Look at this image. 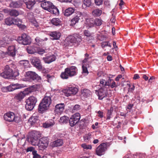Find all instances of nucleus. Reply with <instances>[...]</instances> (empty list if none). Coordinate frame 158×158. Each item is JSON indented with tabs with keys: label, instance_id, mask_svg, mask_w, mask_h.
I'll return each mask as SVG.
<instances>
[{
	"label": "nucleus",
	"instance_id": "obj_1",
	"mask_svg": "<svg viewBox=\"0 0 158 158\" xmlns=\"http://www.w3.org/2000/svg\"><path fill=\"white\" fill-rule=\"evenodd\" d=\"M41 7L53 14L58 15L59 11L57 8L50 1H45L41 4Z\"/></svg>",
	"mask_w": 158,
	"mask_h": 158
},
{
	"label": "nucleus",
	"instance_id": "obj_2",
	"mask_svg": "<svg viewBox=\"0 0 158 158\" xmlns=\"http://www.w3.org/2000/svg\"><path fill=\"white\" fill-rule=\"evenodd\" d=\"M51 102V97L50 96L48 95L47 94H46L44 97L39 105V110L40 112H42L46 110L49 107Z\"/></svg>",
	"mask_w": 158,
	"mask_h": 158
},
{
	"label": "nucleus",
	"instance_id": "obj_3",
	"mask_svg": "<svg viewBox=\"0 0 158 158\" xmlns=\"http://www.w3.org/2000/svg\"><path fill=\"white\" fill-rule=\"evenodd\" d=\"M4 119L9 122H15L19 123L21 120L19 116L15 115V114L12 112H9L5 114L3 116Z\"/></svg>",
	"mask_w": 158,
	"mask_h": 158
},
{
	"label": "nucleus",
	"instance_id": "obj_4",
	"mask_svg": "<svg viewBox=\"0 0 158 158\" xmlns=\"http://www.w3.org/2000/svg\"><path fill=\"white\" fill-rule=\"evenodd\" d=\"M0 76L5 78H10L16 75L14 74L12 69L8 65H6L5 66L4 71L0 72Z\"/></svg>",
	"mask_w": 158,
	"mask_h": 158
},
{
	"label": "nucleus",
	"instance_id": "obj_5",
	"mask_svg": "<svg viewBox=\"0 0 158 158\" xmlns=\"http://www.w3.org/2000/svg\"><path fill=\"white\" fill-rule=\"evenodd\" d=\"M25 76L28 81L31 82L35 81L40 82L41 78L37 73L34 72L29 71L26 73Z\"/></svg>",
	"mask_w": 158,
	"mask_h": 158
},
{
	"label": "nucleus",
	"instance_id": "obj_6",
	"mask_svg": "<svg viewBox=\"0 0 158 158\" xmlns=\"http://www.w3.org/2000/svg\"><path fill=\"white\" fill-rule=\"evenodd\" d=\"M37 100L36 98L33 96H31L27 99L26 102L25 108L28 110H31L34 108Z\"/></svg>",
	"mask_w": 158,
	"mask_h": 158
},
{
	"label": "nucleus",
	"instance_id": "obj_7",
	"mask_svg": "<svg viewBox=\"0 0 158 158\" xmlns=\"http://www.w3.org/2000/svg\"><path fill=\"white\" fill-rule=\"evenodd\" d=\"M69 44V43L79 44L81 41V37L78 34H76L73 35L68 36L65 40Z\"/></svg>",
	"mask_w": 158,
	"mask_h": 158
},
{
	"label": "nucleus",
	"instance_id": "obj_8",
	"mask_svg": "<svg viewBox=\"0 0 158 158\" xmlns=\"http://www.w3.org/2000/svg\"><path fill=\"white\" fill-rule=\"evenodd\" d=\"M17 41L19 44L23 45H28L31 43L30 38L25 33L23 34L21 36L19 37Z\"/></svg>",
	"mask_w": 158,
	"mask_h": 158
},
{
	"label": "nucleus",
	"instance_id": "obj_9",
	"mask_svg": "<svg viewBox=\"0 0 158 158\" xmlns=\"http://www.w3.org/2000/svg\"><path fill=\"white\" fill-rule=\"evenodd\" d=\"M30 60L32 64L37 69L40 70L43 69V67L39 57L32 56L30 58Z\"/></svg>",
	"mask_w": 158,
	"mask_h": 158
},
{
	"label": "nucleus",
	"instance_id": "obj_10",
	"mask_svg": "<svg viewBox=\"0 0 158 158\" xmlns=\"http://www.w3.org/2000/svg\"><path fill=\"white\" fill-rule=\"evenodd\" d=\"M49 139L47 137H43L39 140L38 147L40 150H42L46 148L48 146Z\"/></svg>",
	"mask_w": 158,
	"mask_h": 158
},
{
	"label": "nucleus",
	"instance_id": "obj_11",
	"mask_svg": "<svg viewBox=\"0 0 158 158\" xmlns=\"http://www.w3.org/2000/svg\"><path fill=\"white\" fill-rule=\"evenodd\" d=\"M80 118V114L79 113L72 115L69 120V125L72 127L74 126L78 122Z\"/></svg>",
	"mask_w": 158,
	"mask_h": 158
},
{
	"label": "nucleus",
	"instance_id": "obj_12",
	"mask_svg": "<svg viewBox=\"0 0 158 158\" xmlns=\"http://www.w3.org/2000/svg\"><path fill=\"white\" fill-rule=\"evenodd\" d=\"M107 145L103 143L99 145L96 149V154L99 156L103 155L107 149Z\"/></svg>",
	"mask_w": 158,
	"mask_h": 158
},
{
	"label": "nucleus",
	"instance_id": "obj_13",
	"mask_svg": "<svg viewBox=\"0 0 158 158\" xmlns=\"http://www.w3.org/2000/svg\"><path fill=\"white\" fill-rule=\"evenodd\" d=\"M78 91V89L75 87H70L64 90L65 95L67 97L76 94Z\"/></svg>",
	"mask_w": 158,
	"mask_h": 158
},
{
	"label": "nucleus",
	"instance_id": "obj_14",
	"mask_svg": "<svg viewBox=\"0 0 158 158\" xmlns=\"http://www.w3.org/2000/svg\"><path fill=\"white\" fill-rule=\"evenodd\" d=\"M107 91V88L106 87L103 86L100 88L98 92V99L102 100L108 94Z\"/></svg>",
	"mask_w": 158,
	"mask_h": 158
},
{
	"label": "nucleus",
	"instance_id": "obj_15",
	"mask_svg": "<svg viewBox=\"0 0 158 158\" xmlns=\"http://www.w3.org/2000/svg\"><path fill=\"white\" fill-rule=\"evenodd\" d=\"M1 54L3 55L8 54L10 56L12 57L14 56L16 54L15 47L14 46H9L7 52H4L2 51Z\"/></svg>",
	"mask_w": 158,
	"mask_h": 158
},
{
	"label": "nucleus",
	"instance_id": "obj_16",
	"mask_svg": "<svg viewBox=\"0 0 158 158\" xmlns=\"http://www.w3.org/2000/svg\"><path fill=\"white\" fill-rule=\"evenodd\" d=\"M65 105L64 103L57 104L55 108V114L57 115L61 114L64 110Z\"/></svg>",
	"mask_w": 158,
	"mask_h": 158
},
{
	"label": "nucleus",
	"instance_id": "obj_17",
	"mask_svg": "<svg viewBox=\"0 0 158 158\" xmlns=\"http://www.w3.org/2000/svg\"><path fill=\"white\" fill-rule=\"evenodd\" d=\"M82 13L81 12L79 11L77 12L76 13V15L71 20L70 26H73L77 23Z\"/></svg>",
	"mask_w": 158,
	"mask_h": 158
},
{
	"label": "nucleus",
	"instance_id": "obj_18",
	"mask_svg": "<svg viewBox=\"0 0 158 158\" xmlns=\"http://www.w3.org/2000/svg\"><path fill=\"white\" fill-rule=\"evenodd\" d=\"M24 3V1L23 0H20L16 2L10 1L9 6L10 7L14 8H19L22 6Z\"/></svg>",
	"mask_w": 158,
	"mask_h": 158
},
{
	"label": "nucleus",
	"instance_id": "obj_19",
	"mask_svg": "<svg viewBox=\"0 0 158 158\" xmlns=\"http://www.w3.org/2000/svg\"><path fill=\"white\" fill-rule=\"evenodd\" d=\"M56 57L54 55H47L45 57L43 58V60L46 63L49 64L55 61Z\"/></svg>",
	"mask_w": 158,
	"mask_h": 158
},
{
	"label": "nucleus",
	"instance_id": "obj_20",
	"mask_svg": "<svg viewBox=\"0 0 158 158\" xmlns=\"http://www.w3.org/2000/svg\"><path fill=\"white\" fill-rule=\"evenodd\" d=\"M66 69L68 73V74H69L70 77H72L76 75L77 69L76 67L72 66Z\"/></svg>",
	"mask_w": 158,
	"mask_h": 158
},
{
	"label": "nucleus",
	"instance_id": "obj_21",
	"mask_svg": "<svg viewBox=\"0 0 158 158\" xmlns=\"http://www.w3.org/2000/svg\"><path fill=\"white\" fill-rule=\"evenodd\" d=\"M18 19H13L11 17H9L5 19V24L8 26H10L12 24H16L17 21H18Z\"/></svg>",
	"mask_w": 158,
	"mask_h": 158
},
{
	"label": "nucleus",
	"instance_id": "obj_22",
	"mask_svg": "<svg viewBox=\"0 0 158 158\" xmlns=\"http://www.w3.org/2000/svg\"><path fill=\"white\" fill-rule=\"evenodd\" d=\"M49 35L51 37V39L52 40H58L60 37L61 33L57 31L51 32Z\"/></svg>",
	"mask_w": 158,
	"mask_h": 158
},
{
	"label": "nucleus",
	"instance_id": "obj_23",
	"mask_svg": "<svg viewBox=\"0 0 158 158\" xmlns=\"http://www.w3.org/2000/svg\"><path fill=\"white\" fill-rule=\"evenodd\" d=\"M37 113L34 114L33 115L29 118V121L31 123V124L33 125L35 123H39V116Z\"/></svg>",
	"mask_w": 158,
	"mask_h": 158
},
{
	"label": "nucleus",
	"instance_id": "obj_24",
	"mask_svg": "<svg viewBox=\"0 0 158 158\" xmlns=\"http://www.w3.org/2000/svg\"><path fill=\"white\" fill-rule=\"evenodd\" d=\"M10 42L9 39L7 37H6L0 40V46L2 47H5L7 46Z\"/></svg>",
	"mask_w": 158,
	"mask_h": 158
},
{
	"label": "nucleus",
	"instance_id": "obj_25",
	"mask_svg": "<svg viewBox=\"0 0 158 158\" xmlns=\"http://www.w3.org/2000/svg\"><path fill=\"white\" fill-rule=\"evenodd\" d=\"M91 94L90 91L88 89H84L81 91V97H83L84 98L89 97Z\"/></svg>",
	"mask_w": 158,
	"mask_h": 158
},
{
	"label": "nucleus",
	"instance_id": "obj_26",
	"mask_svg": "<svg viewBox=\"0 0 158 158\" xmlns=\"http://www.w3.org/2000/svg\"><path fill=\"white\" fill-rule=\"evenodd\" d=\"M41 85L39 84H36L32 85L27 88V90L29 92H33L37 90L41 87Z\"/></svg>",
	"mask_w": 158,
	"mask_h": 158
},
{
	"label": "nucleus",
	"instance_id": "obj_27",
	"mask_svg": "<svg viewBox=\"0 0 158 158\" xmlns=\"http://www.w3.org/2000/svg\"><path fill=\"white\" fill-rule=\"evenodd\" d=\"M63 144V140L61 139H59L52 142L51 145L52 147H54L61 146Z\"/></svg>",
	"mask_w": 158,
	"mask_h": 158
},
{
	"label": "nucleus",
	"instance_id": "obj_28",
	"mask_svg": "<svg viewBox=\"0 0 158 158\" xmlns=\"http://www.w3.org/2000/svg\"><path fill=\"white\" fill-rule=\"evenodd\" d=\"M25 94L23 92H20L16 94L14 98L18 101H21L24 97Z\"/></svg>",
	"mask_w": 158,
	"mask_h": 158
},
{
	"label": "nucleus",
	"instance_id": "obj_29",
	"mask_svg": "<svg viewBox=\"0 0 158 158\" xmlns=\"http://www.w3.org/2000/svg\"><path fill=\"white\" fill-rule=\"evenodd\" d=\"M75 9L73 8L69 7L65 10L64 15L65 16L68 17L72 15Z\"/></svg>",
	"mask_w": 158,
	"mask_h": 158
},
{
	"label": "nucleus",
	"instance_id": "obj_30",
	"mask_svg": "<svg viewBox=\"0 0 158 158\" xmlns=\"http://www.w3.org/2000/svg\"><path fill=\"white\" fill-rule=\"evenodd\" d=\"M54 124V122L52 120L48 121L43 124V127L45 128H48L53 126Z\"/></svg>",
	"mask_w": 158,
	"mask_h": 158
},
{
	"label": "nucleus",
	"instance_id": "obj_31",
	"mask_svg": "<svg viewBox=\"0 0 158 158\" xmlns=\"http://www.w3.org/2000/svg\"><path fill=\"white\" fill-rule=\"evenodd\" d=\"M28 141L32 145L38 146L39 141L38 139L30 137L28 139Z\"/></svg>",
	"mask_w": 158,
	"mask_h": 158
},
{
	"label": "nucleus",
	"instance_id": "obj_32",
	"mask_svg": "<svg viewBox=\"0 0 158 158\" xmlns=\"http://www.w3.org/2000/svg\"><path fill=\"white\" fill-rule=\"evenodd\" d=\"M24 2L26 4L27 8L31 9L35 4V0H28V2Z\"/></svg>",
	"mask_w": 158,
	"mask_h": 158
},
{
	"label": "nucleus",
	"instance_id": "obj_33",
	"mask_svg": "<svg viewBox=\"0 0 158 158\" xmlns=\"http://www.w3.org/2000/svg\"><path fill=\"white\" fill-rule=\"evenodd\" d=\"M51 23L53 25L58 26L61 24V21L59 18H54L51 21Z\"/></svg>",
	"mask_w": 158,
	"mask_h": 158
},
{
	"label": "nucleus",
	"instance_id": "obj_34",
	"mask_svg": "<svg viewBox=\"0 0 158 158\" xmlns=\"http://www.w3.org/2000/svg\"><path fill=\"white\" fill-rule=\"evenodd\" d=\"M86 23L89 27L94 26V20L93 18H88L86 20Z\"/></svg>",
	"mask_w": 158,
	"mask_h": 158
},
{
	"label": "nucleus",
	"instance_id": "obj_35",
	"mask_svg": "<svg viewBox=\"0 0 158 158\" xmlns=\"http://www.w3.org/2000/svg\"><path fill=\"white\" fill-rule=\"evenodd\" d=\"M27 52L29 54H34L36 53V47L33 46H29L27 48Z\"/></svg>",
	"mask_w": 158,
	"mask_h": 158
},
{
	"label": "nucleus",
	"instance_id": "obj_36",
	"mask_svg": "<svg viewBox=\"0 0 158 158\" xmlns=\"http://www.w3.org/2000/svg\"><path fill=\"white\" fill-rule=\"evenodd\" d=\"M67 71L66 69H65L64 72L61 73L60 76L62 79H66L70 77L69 74H68V72Z\"/></svg>",
	"mask_w": 158,
	"mask_h": 158
},
{
	"label": "nucleus",
	"instance_id": "obj_37",
	"mask_svg": "<svg viewBox=\"0 0 158 158\" xmlns=\"http://www.w3.org/2000/svg\"><path fill=\"white\" fill-rule=\"evenodd\" d=\"M90 67L89 64H84L82 63V69L83 73L88 74L89 72L87 69Z\"/></svg>",
	"mask_w": 158,
	"mask_h": 158
},
{
	"label": "nucleus",
	"instance_id": "obj_38",
	"mask_svg": "<svg viewBox=\"0 0 158 158\" xmlns=\"http://www.w3.org/2000/svg\"><path fill=\"white\" fill-rule=\"evenodd\" d=\"M102 12L101 10L97 9L94 10L92 12V14L94 16H98L101 15Z\"/></svg>",
	"mask_w": 158,
	"mask_h": 158
},
{
	"label": "nucleus",
	"instance_id": "obj_39",
	"mask_svg": "<svg viewBox=\"0 0 158 158\" xmlns=\"http://www.w3.org/2000/svg\"><path fill=\"white\" fill-rule=\"evenodd\" d=\"M40 135L39 131H34L32 133L31 137L38 139L40 137Z\"/></svg>",
	"mask_w": 158,
	"mask_h": 158
},
{
	"label": "nucleus",
	"instance_id": "obj_40",
	"mask_svg": "<svg viewBox=\"0 0 158 158\" xmlns=\"http://www.w3.org/2000/svg\"><path fill=\"white\" fill-rule=\"evenodd\" d=\"M69 120V117L64 116L60 118L59 122L61 123H66L68 122Z\"/></svg>",
	"mask_w": 158,
	"mask_h": 158
},
{
	"label": "nucleus",
	"instance_id": "obj_41",
	"mask_svg": "<svg viewBox=\"0 0 158 158\" xmlns=\"http://www.w3.org/2000/svg\"><path fill=\"white\" fill-rule=\"evenodd\" d=\"M19 15V12L16 10L13 9L10 11V16L16 17L18 16Z\"/></svg>",
	"mask_w": 158,
	"mask_h": 158
},
{
	"label": "nucleus",
	"instance_id": "obj_42",
	"mask_svg": "<svg viewBox=\"0 0 158 158\" xmlns=\"http://www.w3.org/2000/svg\"><path fill=\"white\" fill-rule=\"evenodd\" d=\"M18 19V21H17L15 25H17L20 28H21L23 29L26 28V26L25 25L22 24V20L19 19Z\"/></svg>",
	"mask_w": 158,
	"mask_h": 158
},
{
	"label": "nucleus",
	"instance_id": "obj_43",
	"mask_svg": "<svg viewBox=\"0 0 158 158\" xmlns=\"http://www.w3.org/2000/svg\"><path fill=\"white\" fill-rule=\"evenodd\" d=\"M113 108L111 107L109 110H108L107 113V119H110L111 118V116L112 114V113L113 111Z\"/></svg>",
	"mask_w": 158,
	"mask_h": 158
},
{
	"label": "nucleus",
	"instance_id": "obj_44",
	"mask_svg": "<svg viewBox=\"0 0 158 158\" xmlns=\"http://www.w3.org/2000/svg\"><path fill=\"white\" fill-rule=\"evenodd\" d=\"M12 86L15 88V90L19 89L25 87V85L23 84H19L18 83L13 84Z\"/></svg>",
	"mask_w": 158,
	"mask_h": 158
},
{
	"label": "nucleus",
	"instance_id": "obj_45",
	"mask_svg": "<svg viewBox=\"0 0 158 158\" xmlns=\"http://www.w3.org/2000/svg\"><path fill=\"white\" fill-rule=\"evenodd\" d=\"M94 26H99L102 23V21L101 19L97 18L94 19Z\"/></svg>",
	"mask_w": 158,
	"mask_h": 158
},
{
	"label": "nucleus",
	"instance_id": "obj_46",
	"mask_svg": "<svg viewBox=\"0 0 158 158\" xmlns=\"http://www.w3.org/2000/svg\"><path fill=\"white\" fill-rule=\"evenodd\" d=\"M92 58L91 56L89 57H85L84 59L82 61V63L85 64H89V65L91 63L90 59Z\"/></svg>",
	"mask_w": 158,
	"mask_h": 158
},
{
	"label": "nucleus",
	"instance_id": "obj_47",
	"mask_svg": "<svg viewBox=\"0 0 158 158\" xmlns=\"http://www.w3.org/2000/svg\"><path fill=\"white\" fill-rule=\"evenodd\" d=\"M36 53H38L40 55H42L45 52L44 49L36 47Z\"/></svg>",
	"mask_w": 158,
	"mask_h": 158
},
{
	"label": "nucleus",
	"instance_id": "obj_48",
	"mask_svg": "<svg viewBox=\"0 0 158 158\" xmlns=\"http://www.w3.org/2000/svg\"><path fill=\"white\" fill-rule=\"evenodd\" d=\"M84 140L88 142L89 141L91 138V134L89 133L88 134L85 135L84 137Z\"/></svg>",
	"mask_w": 158,
	"mask_h": 158
},
{
	"label": "nucleus",
	"instance_id": "obj_49",
	"mask_svg": "<svg viewBox=\"0 0 158 158\" xmlns=\"http://www.w3.org/2000/svg\"><path fill=\"white\" fill-rule=\"evenodd\" d=\"M33 158H41V156L37 153V151H34L32 153Z\"/></svg>",
	"mask_w": 158,
	"mask_h": 158
},
{
	"label": "nucleus",
	"instance_id": "obj_50",
	"mask_svg": "<svg viewBox=\"0 0 158 158\" xmlns=\"http://www.w3.org/2000/svg\"><path fill=\"white\" fill-rule=\"evenodd\" d=\"M83 4L86 6L89 7L91 4V1L90 0H84Z\"/></svg>",
	"mask_w": 158,
	"mask_h": 158
},
{
	"label": "nucleus",
	"instance_id": "obj_51",
	"mask_svg": "<svg viewBox=\"0 0 158 158\" xmlns=\"http://www.w3.org/2000/svg\"><path fill=\"white\" fill-rule=\"evenodd\" d=\"M81 147L85 149H91L92 148V146L90 145H87L86 144H83L81 145Z\"/></svg>",
	"mask_w": 158,
	"mask_h": 158
},
{
	"label": "nucleus",
	"instance_id": "obj_52",
	"mask_svg": "<svg viewBox=\"0 0 158 158\" xmlns=\"http://www.w3.org/2000/svg\"><path fill=\"white\" fill-rule=\"evenodd\" d=\"M80 109V106L78 105H76L73 107L72 111L73 112H75V111H77Z\"/></svg>",
	"mask_w": 158,
	"mask_h": 158
},
{
	"label": "nucleus",
	"instance_id": "obj_53",
	"mask_svg": "<svg viewBox=\"0 0 158 158\" xmlns=\"http://www.w3.org/2000/svg\"><path fill=\"white\" fill-rule=\"evenodd\" d=\"M12 85H13V84H12L10 85L7 86L9 92L15 90V88L12 86Z\"/></svg>",
	"mask_w": 158,
	"mask_h": 158
},
{
	"label": "nucleus",
	"instance_id": "obj_54",
	"mask_svg": "<svg viewBox=\"0 0 158 158\" xmlns=\"http://www.w3.org/2000/svg\"><path fill=\"white\" fill-rule=\"evenodd\" d=\"M34 151H36V150H35V148L32 147H28L26 150V152H32Z\"/></svg>",
	"mask_w": 158,
	"mask_h": 158
},
{
	"label": "nucleus",
	"instance_id": "obj_55",
	"mask_svg": "<svg viewBox=\"0 0 158 158\" xmlns=\"http://www.w3.org/2000/svg\"><path fill=\"white\" fill-rule=\"evenodd\" d=\"M95 3L97 6H100L102 4L103 0H94Z\"/></svg>",
	"mask_w": 158,
	"mask_h": 158
},
{
	"label": "nucleus",
	"instance_id": "obj_56",
	"mask_svg": "<svg viewBox=\"0 0 158 158\" xmlns=\"http://www.w3.org/2000/svg\"><path fill=\"white\" fill-rule=\"evenodd\" d=\"M84 33L85 36L88 37H89L91 35L90 33L87 30H85L84 32Z\"/></svg>",
	"mask_w": 158,
	"mask_h": 158
},
{
	"label": "nucleus",
	"instance_id": "obj_57",
	"mask_svg": "<svg viewBox=\"0 0 158 158\" xmlns=\"http://www.w3.org/2000/svg\"><path fill=\"white\" fill-rule=\"evenodd\" d=\"M111 79L109 78L107 81H106L105 85L106 86H108V87L110 86L111 83Z\"/></svg>",
	"mask_w": 158,
	"mask_h": 158
},
{
	"label": "nucleus",
	"instance_id": "obj_58",
	"mask_svg": "<svg viewBox=\"0 0 158 158\" xmlns=\"http://www.w3.org/2000/svg\"><path fill=\"white\" fill-rule=\"evenodd\" d=\"M32 23L35 27H37L39 26L37 22L35 20H33L31 22Z\"/></svg>",
	"mask_w": 158,
	"mask_h": 158
},
{
	"label": "nucleus",
	"instance_id": "obj_59",
	"mask_svg": "<svg viewBox=\"0 0 158 158\" xmlns=\"http://www.w3.org/2000/svg\"><path fill=\"white\" fill-rule=\"evenodd\" d=\"M100 84H102L103 86L106 87L105 83L106 80L104 79H101L100 80Z\"/></svg>",
	"mask_w": 158,
	"mask_h": 158
},
{
	"label": "nucleus",
	"instance_id": "obj_60",
	"mask_svg": "<svg viewBox=\"0 0 158 158\" xmlns=\"http://www.w3.org/2000/svg\"><path fill=\"white\" fill-rule=\"evenodd\" d=\"M35 40L36 42L40 43V42H42L44 40L41 39L39 37H37L35 38Z\"/></svg>",
	"mask_w": 158,
	"mask_h": 158
},
{
	"label": "nucleus",
	"instance_id": "obj_61",
	"mask_svg": "<svg viewBox=\"0 0 158 158\" xmlns=\"http://www.w3.org/2000/svg\"><path fill=\"white\" fill-rule=\"evenodd\" d=\"M98 116L100 118H102L103 117V112L101 111H99L98 112Z\"/></svg>",
	"mask_w": 158,
	"mask_h": 158
},
{
	"label": "nucleus",
	"instance_id": "obj_62",
	"mask_svg": "<svg viewBox=\"0 0 158 158\" xmlns=\"http://www.w3.org/2000/svg\"><path fill=\"white\" fill-rule=\"evenodd\" d=\"M22 61L23 62V64L24 66H27L29 62L27 60H22Z\"/></svg>",
	"mask_w": 158,
	"mask_h": 158
},
{
	"label": "nucleus",
	"instance_id": "obj_63",
	"mask_svg": "<svg viewBox=\"0 0 158 158\" xmlns=\"http://www.w3.org/2000/svg\"><path fill=\"white\" fill-rule=\"evenodd\" d=\"M110 87L112 88H113L114 87H117V85L116 84V83L113 81L112 82L111 84H110Z\"/></svg>",
	"mask_w": 158,
	"mask_h": 158
},
{
	"label": "nucleus",
	"instance_id": "obj_64",
	"mask_svg": "<svg viewBox=\"0 0 158 158\" xmlns=\"http://www.w3.org/2000/svg\"><path fill=\"white\" fill-rule=\"evenodd\" d=\"M2 90L4 92H6L8 91L7 87H4L2 88Z\"/></svg>",
	"mask_w": 158,
	"mask_h": 158
}]
</instances>
